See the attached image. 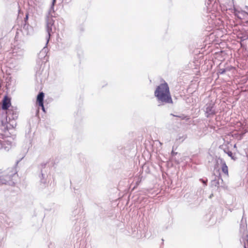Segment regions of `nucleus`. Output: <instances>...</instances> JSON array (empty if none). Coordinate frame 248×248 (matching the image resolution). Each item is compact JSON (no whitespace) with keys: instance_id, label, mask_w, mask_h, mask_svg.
I'll return each instance as SVG.
<instances>
[{"instance_id":"f8f14e48","label":"nucleus","mask_w":248,"mask_h":248,"mask_svg":"<svg viewBox=\"0 0 248 248\" xmlns=\"http://www.w3.org/2000/svg\"><path fill=\"white\" fill-rule=\"evenodd\" d=\"M202 182L203 183H204L205 184H206V182H205V181H204V180H202Z\"/></svg>"},{"instance_id":"1a4fd4ad","label":"nucleus","mask_w":248,"mask_h":248,"mask_svg":"<svg viewBox=\"0 0 248 248\" xmlns=\"http://www.w3.org/2000/svg\"><path fill=\"white\" fill-rule=\"evenodd\" d=\"M28 17H29V14H26V17L25 18V21H26L28 19Z\"/></svg>"},{"instance_id":"7ed1b4c3","label":"nucleus","mask_w":248,"mask_h":248,"mask_svg":"<svg viewBox=\"0 0 248 248\" xmlns=\"http://www.w3.org/2000/svg\"><path fill=\"white\" fill-rule=\"evenodd\" d=\"M11 106V98L7 95H5L2 102L1 108L3 110H7Z\"/></svg>"},{"instance_id":"39448f33","label":"nucleus","mask_w":248,"mask_h":248,"mask_svg":"<svg viewBox=\"0 0 248 248\" xmlns=\"http://www.w3.org/2000/svg\"><path fill=\"white\" fill-rule=\"evenodd\" d=\"M54 24V21L53 20L50 18L48 19V21L47 23L46 28H47V31L48 33L49 36L50 35V32L52 31V26Z\"/></svg>"},{"instance_id":"9b49d317","label":"nucleus","mask_w":248,"mask_h":248,"mask_svg":"<svg viewBox=\"0 0 248 248\" xmlns=\"http://www.w3.org/2000/svg\"><path fill=\"white\" fill-rule=\"evenodd\" d=\"M224 72H225V70H223V71H222V72H220V73L222 74L224 73Z\"/></svg>"},{"instance_id":"6e6552de","label":"nucleus","mask_w":248,"mask_h":248,"mask_svg":"<svg viewBox=\"0 0 248 248\" xmlns=\"http://www.w3.org/2000/svg\"><path fill=\"white\" fill-rule=\"evenodd\" d=\"M227 155L230 156L231 157L232 159L234 160L235 158L232 155V153L231 151H228V152H226Z\"/></svg>"},{"instance_id":"20e7f679","label":"nucleus","mask_w":248,"mask_h":248,"mask_svg":"<svg viewBox=\"0 0 248 248\" xmlns=\"http://www.w3.org/2000/svg\"><path fill=\"white\" fill-rule=\"evenodd\" d=\"M44 93L43 92H40L37 97L36 103L38 105L41 107L42 109L45 111L43 101L44 98Z\"/></svg>"},{"instance_id":"f257e3e1","label":"nucleus","mask_w":248,"mask_h":248,"mask_svg":"<svg viewBox=\"0 0 248 248\" xmlns=\"http://www.w3.org/2000/svg\"><path fill=\"white\" fill-rule=\"evenodd\" d=\"M155 95L158 101L162 103L168 104L173 103L169 87L165 82L157 87L155 92Z\"/></svg>"},{"instance_id":"9d476101","label":"nucleus","mask_w":248,"mask_h":248,"mask_svg":"<svg viewBox=\"0 0 248 248\" xmlns=\"http://www.w3.org/2000/svg\"><path fill=\"white\" fill-rule=\"evenodd\" d=\"M3 172V171L2 170V169H0V177L1 176Z\"/></svg>"},{"instance_id":"0eeeda50","label":"nucleus","mask_w":248,"mask_h":248,"mask_svg":"<svg viewBox=\"0 0 248 248\" xmlns=\"http://www.w3.org/2000/svg\"><path fill=\"white\" fill-rule=\"evenodd\" d=\"M213 108V107H207L206 108V112L207 113H208V115H211V114H215V112L212 109Z\"/></svg>"},{"instance_id":"423d86ee","label":"nucleus","mask_w":248,"mask_h":248,"mask_svg":"<svg viewBox=\"0 0 248 248\" xmlns=\"http://www.w3.org/2000/svg\"><path fill=\"white\" fill-rule=\"evenodd\" d=\"M221 170L226 176L229 175L228 168L225 163L222 164Z\"/></svg>"},{"instance_id":"ddd939ff","label":"nucleus","mask_w":248,"mask_h":248,"mask_svg":"<svg viewBox=\"0 0 248 248\" xmlns=\"http://www.w3.org/2000/svg\"><path fill=\"white\" fill-rule=\"evenodd\" d=\"M246 23L248 24V21H247ZM247 38H248V37Z\"/></svg>"},{"instance_id":"f03ea898","label":"nucleus","mask_w":248,"mask_h":248,"mask_svg":"<svg viewBox=\"0 0 248 248\" xmlns=\"http://www.w3.org/2000/svg\"><path fill=\"white\" fill-rule=\"evenodd\" d=\"M18 176L17 171L15 168H9L6 172V180L12 181Z\"/></svg>"}]
</instances>
